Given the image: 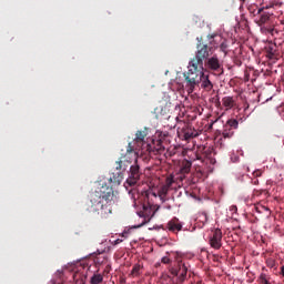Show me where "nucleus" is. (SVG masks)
<instances>
[{
    "mask_svg": "<svg viewBox=\"0 0 284 284\" xmlns=\"http://www.w3.org/2000/svg\"><path fill=\"white\" fill-rule=\"evenodd\" d=\"M162 263L164 265H170L172 263V260H170V257H168V256H164V257H162Z\"/></svg>",
    "mask_w": 284,
    "mask_h": 284,
    "instance_id": "25",
    "label": "nucleus"
},
{
    "mask_svg": "<svg viewBox=\"0 0 284 284\" xmlns=\"http://www.w3.org/2000/svg\"><path fill=\"white\" fill-rule=\"evenodd\" d=\"M145 196H146V201H148L151 196H153V199H156V193H154V192H152V191H148V192L145 193Z\"/></svg>",
    "mask_w": 284,
    "mask_h": 284,
    "instance_id": "24",
    "label": "nucleus"
},
{
    "mask_svg": "<svg viewBox=\"0 0 284 284\" xmlns=\"http://www.w3.org/2000/svg\"><path fill=\"white\" fill-rule=\"evenodd\" d=\"M190 170H192V162L184 160L180 170L181 174H190Z\"/></svg>",
    "mask_w": 284,
    "mask_h": 284,
    "instance_id": "18",
    "label": "nucleus"
},
{
    "mask_svg": "<svg viewBox=\"0 0 284 284\" xmlns=\"http://www.w3.org/2000/svg\"><path fill=\"white\" fill-rule=\"evenodd\" d=\"M176 179H179V181H183L184 176H183V175H180V176H178Z\"/></svg>",
    "mask_w": 284,
    "mask_h": 284,
    "instance_id": "33",
    "label": "nucleus"
},
{
    "mask_svg": "<svg viewBox=\"0 0 284 284\" xmlns=\"http://www.w3.org/2000/svg\"><path fill=\"white\" fill-rule=\"evenodd\" d=\"M214 38V36H209V39H213Z\"/></svg>",
    "mask_w": 284,
    "mask_h": 284,
    "instance_id": "35",
    "label": "nucleus"
},
{
    "mask_svg": "<svg viewBox=\"0 0 284 284\" xmlns=\"http://www.w3.org/2000/svg\"><path fill=\"white\" fill-rule=\"evenodd\" d=\"M200 83H201V88L205 90V92H210L212 88H214V84H212V81H210V77L205 75V73H203V77Z\"/></svg>",
    "mask_w": 284,
    "mask_h": 284,
    "instance_id": "14",
    "label": "nucleus"
},
{
    "mask_svg": "<svg viewBox=\"0 0 284 284\" xmlns=\"http://www.w3.org/2000/svg\"><path fill=\"white\" fill-rule=\"evenodd\" d=\"M120 243H123V240L121 239H118L113 242V245H119Z\"/></svg>",
    "mask_w": 284,
    "mask_h": 284,
    "instance_id": "28",
    "label": "nucleus"
},
{
    "mask_svg": "<svg viewBox=\"0 0 284 284\" xmlns=\"http://www.w3.org/2000/svg\"><path fill=\"white\" fill-rule=\"evenodd\" d=\"M234 130H239V120H227L222 131L223 139H232L234 136Z\"/></svg>",
    "mask_w": 284,
    "mask_h": 284,
    "instance_id": "9",
    "label": "nucleus"
},
{
    "mask_svg": "<svg viewBox=\"0 0 284 284\" xmlns=\"http://www.w3.org/2000/svg\"><path fill=\"white\" fill-rule=\"evenodd\" d=\"M197 223H202V225H205L207 223V213L201 212L196 219Z\"/></svg>",
    "mask_w": 284,
    "mask_h": 284,
    "instance_id": "22",
    "label": "nucleus"
},
{
    "mask_svg": "<svg viewBox=\"0 0 284 284\" xmlns=\"http://www.w3.org/2000/svg\"><path fill=\"white\" fill-rule=\"evenodd\" d=\"M263 10H270V7L266 6L257 9V14H261V16H260V19L256 21V23L257 26H260V28H263V26H265V23L270 21V13L264 12Z\"/></svg>",
    "mask_w": 284,
    "mask_h": 284,
    "instance_id": "11",
    "label": "nucleus"
},
{
    "mask_svg": "<svg viewBox=\"0 0 284 284\" xmlns=\"http://www.w3.org/2000/svg\"><path fill=\"white\" fill-rule=\"evenodd\" d=\"M253 176H261V171L253 172Z\"/></svg>",
    "mask_w": 284,
    "mask_h": 284,
    "instance_id": "30",
    "label": "nucleus"
},
{
    "mask_svg": "<svg viewBox=\"0 0 284 284\" xmlns=\"http://www.w3.org/2000/svg\"><path fill=\"white\" fill-rule=\"evenodd\" d=\"M189 267L190 264L183 261V257L178 255L175 257V264L169 268V272L172 274V276H179L180 281H184L187 278Z\"/></svg>",
    "mask_w": 284,
    "mask_h": 284,
    "instance_id": "3",
    "label": "nucleus"
},
{
    "mask_svg": "<svg viewBox=\"0 0 284 284\" xmlns=\"http://www.w3.org/2000/svg\"><path fill=\"white\" fill-rule=\"evenodd\" d=\"M130 164L121 162L119 159L115 162L116 173H112L106 183H102L94 192L89 195V200L83 204V211L89 214H98L101 219H108L112 214L114 206L119 203V199L114 195V185H121L123 181V172L128 170Z\"/></svg>",
    "mask_w": 284,
    "mask_h": 284,
    "instance_id": "1",
    "label": "nucleus"
},
{
    "mask_svg": "<svg viewBox=\"0 0 284 284\" xmlns=\"http://www.w3.org/2000/svg\"><path fill=\"white\" fill-rule=\"evenodd\" d=\"M220 48H221L222 52H225V50H227V44L222 43V44L220 45Z\"/></svg>",
    "mask_w": 284,
    "mask_h": 284,
    "instance_id": "27",
    "label": "nucleus"
},
{
    "mask_svg": "<svg viewBox=\"0 0 284 284\" xmlns=\"http://www.w3.org/2000/svg\"><path fill=\"white\" fill-rule=\"evenodd\" d=\"M178 134L180 139L190 141V139H195V136H199V131H196L192 125L183 122L178 128Z\"/></svg>",
    "mask_w": 284,
    "mask_h": 284,
    "instance_id": "4",
    "label": "nucleus"
},
{
    "mask_svg": "<svg viewBox=\"0 0 284 284\" xmlns=\"http://www.w3.org/2000/svg\"><path fill=\"white\" fill-rule=\"evenodd\" d=\"M261 284H270V281H267V276L265 274L260 275Z\"/></svg>",
    "mask_w": 284,
    "mask_h": 284,
    "instance_id": "23",
    "label": "nucleus"
},
{
    "mask_svg": "<svg viewBox=\"0 0 284 284\" xmlns=\"http://www.w3.org/2000/svg\"><path fill=\"white\" fill-rule=\"evenodd\" d=\"M196 159H197V161H201V156L200 155H196Z\"/></svg>",
    "mask_w": 284,
    "mask_h": 284,
    "instance_id": "34",
    "label": "nucleus"
},
{
    "mask_svg": "<svg viewBox=\"0 0 284 284\" xmlns=\"http://www.w3.org/2000/svg\"><path fill=\"white\" fill-rule=\"evenodd\" d=\"M266 55L268 57V59H278V49L276 44H270L266 48Z\"/></svg>",
    "mask_w": 284,
    "mask_h": 284,
    "instance_id": "16",
    "label": "nucleus"
},
{
    "mask_svg": "<svg viewBox=\"0 0 284 284\" xmlns=\"http://www.w3.org/2000/svg\"><path fill=\"white\" fill-rule=\"evenodd\" d=\"M145 136H148V131H138L135 133V139H134V143L138 144V148H141L145 141Z\"/></svg>",
    "mask_w": 284,
    "mask_h": 284,
    "instance_id": "15",
    "label": "nucleus"
},
{
    "mask_svg": "<svg viewBox=\"0 0 284 284\" xmlns=\"http://www.w3.org/2000/svg\"><path fill=\"white\" fill-rule=\"evenodd\" d=\"M240 1L245 2V0H240Z\"/></svg>",
    "mask_w": 284,
    "mask_h": 284,
    "instance_id": "36",
    "label": "nucleus"
},
{
    "mask_svg": "<svg viewBox=\"0 0 284 284\" xmlns=\"http://www.w3.org/2000/svg\"><path fill=\"white\" fill-rule=\"evenodd\" d=\"M141 270H143V266H141V264H135L131 271V276H141Z\"/></svg>",
    "mask_w": 284,
    "mask_h": 284,
    "instance_id": "20",
    "label": "nucleus"
},
{
    "mask_svg": "<svg viewBox=\"0 0 284 284\" xmlns=\"http://www.w3.org/2000/svg\"><path fill=\"white\" fill-rule=\"evenodd\" d=\"M143 210L141 211L142 216H144V219H152L154 217V214H156V210L154 209V205L148 203V204H143Z\"/></svg>",
    "mask_w": 284,
    "mask_h": 284,
    "instance_id": "12",
    "label": "nucleus"
},
{
    "mask_svg": "<svg viewBox=\"0 0 284 284\" xmlns=\"http://www.w3.org/2000/svg\"><path fill=\"white\" fill-rule=\"evenodd\" d=\"M168 230L169 232H181V230H183V224H181V221H179V219L173 217L168 223Z\"/></svg>",
    "mask_w": 284,
    "mask_h": 284,
    "instance_id": "13",
    "label": "nucleus"
},
{
    "mask_svg": "<svg viewBox=\"0 0 284 284\" xmlns=\"http://www.w3.org/2000/svg\"><path fill=\"white\" fill-rule=\"evenodd\" d=\"M174 183H176V180H174V175H170L165 180V184L160 187V199H165V195L170 190H174Z\"/></svg>",
    "mask_w": 284,
    "mask_h": 284,
    "instance_id": "10",
    "label": "nucleus"
},
{
    "mask_svg": "<svg viewBox=\"0 0 284 284\" xmlns=\"http://www.w3.org/2000/svg\"><path fill=\"white\" fill-rule=\"evenodd\" d=\"M141 174H143V173L141 172V165L139 164V162L131 164L130 170H129V178L126 179V183L129 185H136V183H139V181H141Z\"/></svg>",
    "mask_w": 284,
    "mask_h": 284,
    "instance_id": "6",
    "label": "nucleus"
},
{
    "mask_svg": "<svg viewBox=\"0 0 284 284\" xmlns=\"http://www.w3.org/2000/svg\"><path fill=\"white\" fill-rule=\"evenodd\" d=\"M209 243L213 250H221L223 247V232L221 229H215L212 231Z\"/></svg>",
    "mask_w": 284,
    "mask_h": 284,
    "instance_id": "7",
    "label": "nucleus"
},
{
    "mask_svg": "<svg viewBox=\"0 0 284 284\" xmlns=\"http://www.w3.org/2000/svg\"><path fill=\"white\" fill-rule=\"evenodd\" d=\"M73 281L75 284H85V275L81 273H74Z\"/></svg>",
    "mask_w": 284,
    "mask_h": 284,
    "instance_id": "19",
    "label": "nucleus"
},
{
    "mask_svg": "<svg viewBox=\"0 0 284 284\" xmlns=\"http://www.w3.org/2000/svg\"><path fill=\"white\" fill-rule=\"evenodd\" d=\"M91 284H101L103 283V275L101 274H94L91 280H90Z\"/></svg>",
    "mask_w": 284,
    "mask_h": 284,
    "instance_id": "21",
    "label": "nucleus"
},
{
    "mask_svg": "<svg viewBox=\"0 0 284 284\" xmlns=\"http://www.w3.org/2000/svg\"><path fill=\"white\" fill-rule=\"evenodd\" d=\"M155 150H156V152H162V150H165V148H163V146L160 145V146H158Z\"/></svg>",
    "mask_w": 284,
    "mask_h": 284,
    "instance_id": "29",
    "label": "nucleus"
},
{
    "mask_svg": "<svg viewBox=\"0 0 284 284\" xmlns=\"http://www.w3.org/2000/svg\"><path fill=\"white\" fill-rule=\"evenodd\" d=\"M267 33H268V34H274V29H272V28H271V29H267Z\"/></svg>",
    "mask_w": 284,
    "mask_h": 284,
    "instance_id": "31",
    "label": "nucleus"
},
{
    "mask_svg": "<svg viewBox=\"0 0 284 284\" xmlns=\"http://www.w3.org/2000/svg\"><path fill=\"white\" fill-rule=\"evenodd\" d=\"M222 104L225 106V110H232V108L236 106V101L232 97H224Z\"/></svg>",
    "mask_w": 284,
    "mask_h": 284,
    "instance_id": "17",
    "label": "nucleus"
},
{
    "mask_svg": "<svg viewBox=\"0 0 284 284\" xmlns=\"http://www.w3.org/2000/svg\"><path fill=\"white\" fill-rule=\"evenodd\" d=\"M121 163H128L133 165V163H139V153H136L132 142L129 143L125 154H122L120 158Z\"/></svg>",
    "mask_w": 284,
    "mask_h": 284,
    "instance_id": "5",
    "label": "nucleus"
},
{
    "mask_svg": "<svg viewBox=\"0 0 284 284\" xmlns=\"http://www.w3.org/2000/svg\"><path fill=\"white\" fill-rule=\"evenodd\" d=\"M130 194L132 195L134 205H136V196H134V194H136V190H131Z\"/></svg>",
    "mask_w": 284,
    "mask_h": 284,
    "instance_id": "26",
    "label": "nucleus"
},
{
    "mask_svg": "<svg viewBox=\"0 0 284 284\" xmlns=\"http://www.w3.org/2000/svg\"><path fill=\"white\" fill-rule=\"evenodd\" d=\"M203 67L206 68V70H211L212 72H219L221 68H223V64L221 63V60H219V55H212L210 58L206 57V59L203 60Z\"/></svg>",
    "mask_w": 284,
    "mask_h": 284,
    "instance_id": "8",
    "label": "nucleus"
},
{
    "mask_svg": "<svg viewBox=\"0 0 284 284\" xmlns=\"http://www.w3.org/2000/svg\"><path fill=\"white\" fill-rule=\"evenodd\" d=\"M281 274L284 277V266L281 267Z\"/></svg>",
    "mask_w": 284,
    "mask_h": 284,
    "instance_id": "32",
    "label": "nucleus"
},
{
    "mask_svg": "<svg viewBox=\"0 0 284 284\" xmlns=\"http://www.w3.org/2000/svg\"><path fill=\"white\" fill-rule=\"evenodd\" d=\"M196 40L195 55L189 62V71L183 73L189 93L194 92L196 87L201 85V80L203 79L205 70L203 61L209 57H212V52L214 51V48L203 42V38H196Z\"/></svg>",
    "mask_w": 284,
    "mask_h": 284,
    "instance_id": "2",
    "label": "nucleus"
}]
</instances>
